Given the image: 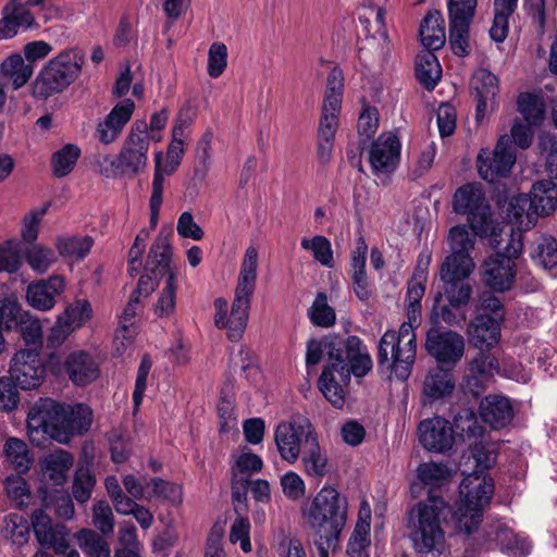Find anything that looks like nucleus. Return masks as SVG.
I'll use <instances>...</instances> for the list:
<instances>
[{
    "instance_id": "f257e3e1",
    "label": "nucleus",
    "mask_w": 557,
    "mask_h": 557,
    "mask_svg": "<svg viewBox=\"0 0 557 557\" xmlns=\"http://www.w3.org/2000/svg\"><path fill=\"white\" fill-rule=\"evenodd\" d=\"M324 354L327 362L318 380L319 389L335 408H342L344 386L350 383L351 375L366 376L373 367L372 359L360 337L332 333L307 342V368L319 364Z\"/></svg>"
},
{
    "instance_id": "f03ea898",
    "label": "nucleus",
    "mask_w": 557,
    "mask_h": 557,
    "mask_svg": "<svg viewBox=\"0 0 557 557\" xmlns=\"http://www.w3.org/2000/svg\"><path fill=\"white\" fill-rule=\"evenodd\" d=\"M419 480L431 488L425 502H419L409 512L410 539L419 553L441 552L444 544L442 521L450 511L437 488L448 482L450 472L443 463L424 462L417 469Z\"/></svg>"
},
{
    "instance_id": "7ed1b4c3",
    "label": "nucleus",
    "mask_w": 557,
    "mask_h": 557,
    "mask_svg": "<svg viewBox=\"0 0 557 557\" xmlns=\"http://www.w3.org/2000/svg\"><path fill=\"white\" fill-rule=\"evenodd\" d=\"M92 418V410L85 404L65 406L49 397L39 398L27 414L29 442L39 448H46L52 440L67 444L89 431Z\"/></svg>"
},
{
    "instance_id": "20e7f679",
    "label": "nucleus",
    "mask_w": 557,
    "mask_h": 557,
    "mask_svg": "<svg viewBox=\"0 0 557 557\" xmlns=\"http://www.w3.org/2000/svg\"><path fill=\"white\" fill-rule=\"evenodd\" d=\"M304 517L313 530L314 544L320 557H329L334 549L347 520V502L332 486H323L304 511Z\"/></svg>"
},
{
    "instance_id": "39448f33",
    "label": "nucleus",
    "mask_w": 557,
    "mask_h": 557,
    "mask_svg": "<svg viewBox=\"0 0 557 557\" xmlns=\"http://www.w3.org/2000/svg\"><path fill=\"white\" fill-rule=\"evenodd\" d=\"M416 329L403 322L398 331L387 330L382 335L376 356L380 370L393 373L400 381L409 379L417 358Z\"/></svg>"
},
{
    "instance_id": "423d86ee",
    "label": "nucleus",
    "mask_w": 557,
    "mask_h": 557,
    "mask_svg": "<svg viewBox=\"0 0 557 557\" xmlns=\"http://www.w3.org/2000/svg\"><path fill=\"white\" fill-rule=\"evenodd\" d=\"M84 63L85 54L78 48L61 51L36 76L33 83V96L36 99L46 100L52 95L62 92L78 78Z\"/></svg>"
},
{
    "instance_id": "0eeeda50",
    "label": "nucleus",
    "mask_w": 557,
    "mask_h": 557,
    "mask_svg": "<svg viewBox=\"0 0 557 557\" xmlns=\"http://www.w3.org/2000/svg\"><path fill=\"white\" fill-rule=\"evenodd\" d=\"M493 493L494 483L491 479L471 474L461 481L460 499L453 511V519L459 531L472 534L479 529L484 507L490 504Z\"/></svg>"
},
{
    "instance_id": "6e6552de",
    "label": "nucleus",
    "mask_w": 557,
    "mask_h": 557,
    "mask_svg": "<svg viewBox=\"0 0 557 557\" xmlns=\"http://www.w3.org/2000/svg\"><path fill=\"white\" fill-rule=\"evenodd\" d=\"M172 247L170 233L161 231L150 247L146 270L156 274L158 269L161 274H166L165 284L157 302L153 306L154 314L158 318L171 317L176 307V273L171 267Z\"/></svg>"
},
{
    "instance_id": "1a4fd4ad",
    "label": "nucleus",
    "mask_w": 557,
    "mask_h": 557,
    "mask_svg": "<svg viewBox=\"0 0 557 557\" xmlns=\"http://www.w3.org/2000/svg\"><path fill=\"white\" fill-rule=\"evenodd\" d=\"M453 209L457 214L467 216L470 228L479 237L493 234L492 209L480 183H467L457 188L453 196Z\"/></svg>"
},
{
    "instance_id": "9d476101",
    "label": "nucleus",
    "mask_w": 557,
    "mask_h": 557,
    "mask_svg": "<svg viewBox=\"0 0 557 557\" xmlns=\"http://www.w3.org/2000/svg\"><path fill=\"white\" fill-rule=\"evenodd\" d=\"M148 124L145 120H136L116 154L123 177L134 178L143 173L148 162L150 139Z\"/></svg>"
},
{
    "instance_id": "9b49d317",
    "label": "nucleus",
    "mask_w": 557,
    "mask_h": 557,
    "mask_svg": "<svg viewBox=\"0 0 557 557\" xmlns=\"http://www.w3.org/2000/svg\"><path fill=\"white\" fill-rule=\"evenodd\" d=\"M522 250V243L517 245L508 244L505 252H495L484 260L482 264V282L485 286L497 293H504L511 289L516 276V259Z\"/></svg>"
},
{
    "instance_id": "f8f14e48",
    "label": "nucleus",
    "mask_w": 557,
    "mask_h": 557,
    "mask_svg": "<svg viewBox=\"0 0 557 557\" xmlns=\"http://www.w3.org/2000/svg\"><path fill=\"white\" fill-rule=\"evenodd\" d=\"M425 350L437 366L454 369L465 354V338L453 330L431 327L425 335Z\"/></svg>"
},
{
    "instance_id": "ddd939ff",
    "label": "nucleus",
    "mask_w": 557,
    "mask_h": 557,
    "mask_svg": "<svg viewBox=\"0 0 557 557\" xmlns=\"http://www.w3.org/2000/svg\"><path fill=\"white\" fill-rule=\"evenodd\" d=\"M516 150L508 135L499 137L493 151L481 149L476 158L479 175L488 183L507 177L516 163Z\"/></svg>"
},
{
    "instance_id": "4468645a",
    "label": "nucleus",
    "mask_w": 557,
    "mask_h": 557,
    "mask_svg": "<svg viewBox=\"0 0 557 557\" xmlns=\"http://www.w3.org/2000/svg\"><path fill=\"white\" fill-rule=\"evenodd\" d=\"M9 373L22 389L39 387L46 377V363L36 348H22L11 359Z\"/></svg>"
},
{
    "instance_id": "2eb2a0df",
    "label": "nucleus",
    "mask_w": 557,
    "mask_h": 557,
    "mask_svg": "<svg viewBox=\"0 0 557 557\" xmlns=\"http://www.w3.org/2000/svg\"><path fill=\"white\" fill-rule=\"evenodd\" d=\"M473 270L441 264L440 277L443 282V293L448 304L455 309H466L471 300L473 287L467 278Z\"/></svg>"
},
{
    "instance_id": "dca6fc26",
    "label": "nucleus",
    "mask_w": 557,
    "mask_h": 557,
    "mask_svg": "<svg viewBox=\"0 0 557 557\" xmlns=\"http://www.w3.org/2000/svg\"><path fill=\"white\" fill-rule=\"evenodd\" d=\"M418 436L423 448L433 453H447L455 443L451 423L440 416L422 420L418 425Z\"/></svg>"
},
{
    "instance_id": "f3484780",
    "label": "nucleus",
    "mask_w": 557,
    "mask_h": 557,
    "mask_svg": "<svg viewBox=\"0 0 557 557\" xmlns=\"http://www.w3.org/2000/svg\"><path fill=\"white\" fill-rule=\"evenodd\" d=\"M476 236L473 231L470 233L465 224L453 226L448 234L450 253L442 264H448L450 268L474 269L475 264L471 258V251L474 249Z\"/></svg>"
},
{
    "instance_id": "a211bd4d",
    "label": "nucleus",
    "mask_w": 557,
    "mask_h": 557,
    "mask_svg": "<svg viewBox=\"0 0 557 557\" xmlns=\"http://www.w3.org/2000/svg\"><path fill=\"white\" fill-rule=\"evenodd\" d=\"M32 527L40 545L52 547L55 554L66 553L69 533L64 524H53L45 510L39 508L32 513Z\"/></svg>"
},
{
    "instance_id": "6ab92c4d",
    "label": "nucleus",
    "mask_w": 557,
    "mask_h": 557,
    "mask_svg": "<svg viewBox=\"0 0 557 557\" xmlns=\"http://www.w3.org/2000/svg\"><path fill=\"white\" fill-rule=\"evenodd\" d=\"M135 103L131 99L117 102L104 120L98 123L96 136L101 144L110 145L121 135L125 125L131 121Z\"/></svg>"
},
{
    "instance_id": "aec40b11",
    "label": "nucleus",
    "mask_w": 557,
    "mask_h": 557,
    "mask_svg": "<svg viewBox=\"0 0 557 557\" xmlns=\"http://www.w3.org/2000/svg\"><path fill=\"white\" fill-rule=\"evenodd\" d=\"M65 288L64 278L60 275H51L46 280L30 283L26 290V300L34 309L48 311L57 304V298Z\"/></svg>"
},
{
    "instance_id": "412c9836",
    "label": "nucleus",
    "mask_w": 557,
    "mask_h": 557,
    "mask_svg": "<svg viewBox=\"0 0 557 557\" xmlns=\"http://www.w3.org/2000/svg\"><path fill=\"white\" fill-rule=\"evenodd\" d=\"M0 34L7 39L15 37L20 29L38 28L35 15L22 4V0H10L1 11Z\"/></svg>"
},
{
    "instance_id": "4be33fe9",
    "label": "nucleus",
    "mask_w": 557,
    "mask_h": 557,
    "mask_svg": "<svg viewBox=\"0 0 557 557\" xmlns=\"http://www.w3.org/2000/svg\"><path fill=\"white\" fill-rule=\"evenodd\" d=\"M400 156V143L393 134H382L374 140L370 149V163L374 171L389 173L395 170Z\"/></svg>"
},
{
    "instance_id": "5701e85b",
    "label": "nucleus",
    "mask_w": 557,
    "mask_h": 557,
    "mask_svg": "<svg viewBox=\"0 0 557 557\" xmlns=\"http://www.w3.org/2000/svg\"><path fill=\"white\" fill-rule=\"evenodd\" d=\"M367 253L368 245L363 237H359L355 249L351 251L349 265L354 293L362 302H367L373 294L372 284L366 272Z\"/></svg>"
},
{
    "instance_id": "b1692460",
    "label": "nucleus",
    "mask_w": 557,
    "mask_h": 557,
    "mask_svg": "<svg viewBox=\"0 0 557 557\" xmlns=\"http://www.w3.org/2000/svg\"><path fill=\"white\" fill-rule=\"evenodd\" d=\"M64 369L76 386L90 384L100 375L99 364L90 354L84 350L71 352L64 361Z\"/></svg>"
},
{
    "instance_id": "393cba45",
    "label": "nucleus",
    "mask_w": 557,
    "mask_h": 557,
    "mask_svg": "<svg viewBox=\"0 0 557 557\" xmlns=\"http://www.w3.org/2000/svg\"><path fill=\"white\" fill-rule=\"evenodd\" d=\"M502 323L490 318L488 313H478L469 325L470 343L479 350L491 349L499 341Z\"/></svg>"
},
{
    "instance_id": "a878e982",
    "label": "nucleus",
    "mask_w": 557,
    "mask_h": 557,
    "mask_svg": "<svg viewBox=\"0 0 557 557\" xmlns=\"http://www.w3.org/2000/svg\"><path fill=\"white\" fill-rule=\"evenodd\" d=\"M482 420L494 430H499L512 421L515 417L509 398L500 395H487L480 404Z\"/></svg>"
},
{
    "instance_id": "bb28decb",
    "label": "nucleus",
    "mask_w": 557,
    "mask_h": 557,
    "mask_svg": "<svg viewBox=\"0 0 557 557\" xmlns=\"http://www.w3.org/2000/svg\"><path fill=\"white\" fill-rule=\"evenodd\" d=\"M253 292L236 288L230 317H226L224 329L228 330V338L238 341L247 325L249 308Z\"/></svg>"
},
{
    "instance_id": "cd10ccee",
    "label": "nucleus",
    "mask_w": 557,
    "mask_h": 557,
    "mask_svg": "<svg viewBox=\"0 0 557 557\" xmlns=\"http://www.w3.org/2000/svg\"><path fill=\"white\" fill-rule=\"evenodd\" d=\"M532 262L557 277V238L549 234H542L533 240L530 249Z\"/></svg>"
},
{
    "instance_id": "c85d7f7f",
    "label": "nucleus",
    "mask_w": 557,
    "mask_h": 557,
    "mask_svg": "<svg viewBox=\"0 0 557 557\" xmlns=\"http://www.w3.org/2000/svg\"><path fill=\"white\" fill-rule=\"evenodd\" d=\"M531 199H522L535 215L547 216L557 210V186L552 181H539L531 188Z\"/></svg>"
},
{
    "instance_id": "c756f323",
    "label": "nucleus",
    "mask_w": 557,
    "mask_h": 557,
    "mask_svg": "<svg viewBox=\"0 0 557 557\" xmlns=\"http://www.w3.org/2000/svg\"><path fill=\"white\" fill-rule=\"evenodd\" d=\"M419 35L425 51L441 49L446 41L444 18L440 11H430L421 21Z\"/></svg>"
},
{
    "instance_id": "7c9ffc66",
    "label": "nucleus",
    "mask_w": 557,
    "mask_h": 557,
    "mask_svg": "<svg viewBox=\"0 0 557 557\" xmlns=\"http://www.w3.org/2000/svg\"><path fill=\"white\" fill-rule=\"evenodd\" d=\"M451 370L453 369L437 366L425 376L423 394L430 401H435L451 394L455 388Z\"/></svg>"
},
{
    "instance_id": "2f4dec72",
    "label": "nucleus",
    "mask_w": 557,
    "mask_h": 557,
    "mask_svg": "<svg viewBox=\"0 0 557 557\" xmlns=\"http://www.w3.org/2000/svg\"><path fill=\"white\" fill-rule=\"evenodd\" d=\"M34 74V64L18 53H12L0 62V77L10 78L14 90H18Z\"/></svg>"
},
{
    "instance_id": "473e14b6",
    "label": "nucleus",
    "mask_w": 557,
    "mask_h": 557,
    "mask_svg": "<svg viewBox=\"0 0 557 557\" xmlns=\"http://www.w3.org/2000/svg\"><path fill=\"white\" fill-rule=\"evenodd\" d=\"M417 81L426 89L433 90L442 76V67L437 57L432 51H421L414 60Z\"/></svg>"
},
{
    "instance_id": "72a5a7b5",
    "label": "nucleus",
    "mask_w": 557,
    "mask_h": 557,
    "mask_svg": "<svg viewBox=\"0 0 557 557\" xmlns=\"http://www.w3.org/2000/svg\"><path fill=\"white\" fill-rule=\"evenodd\" d=\"M296 416H293L288 422H281L274 431V441L280 457L294 465L296 462Z\"/></svg>"
},
{
    "instance_id": "f704fd0d",
    "label": "nucleus",
    "mask_w": 557,
    "mask_h": 557,
    "mask_svg": "<svg viewBox=\"0 0 557 557\" xmlns=\"http://www.w3.org/2000/svg\"><path fill=\"white\" fill-rule=\"evenodd\" d=\"M73 466V456L63 449L49 454L41 460V470L55 484H62Z\"/></svg>"
},
{
    "instance_id": "c9c22d12",
    "label": "nucleus",
    "mask_w": 557,
    "mask_h": 557,
    "mask_svg": "<svg viewBox=\"0 0 557 557\" xmlns=\"http://www.w3.org/2000/svg\"><path fill=\"white\" fill-rule=\"evenodd\" d=\"M454 435L462 440L478 441L484 433L475 412L470 408H461L453 419Z\"/></svg>"
},
{
    "instance_id": "e433bc0d",
    "label": "nucleus",
    "mask_w": 557,
    "mask_h": 557,
    "mask_svg": "<svg viewBox=\"0 0 557 557\" xmlns=\"http://www.w3.org/2000/svg\"><path fill=\"white\" fill-rule=\"evenodd\" d=\"M304 471L307 475L321 479L330 471L326 453L320 446L319 440L300 455Z\"/></svg>"
},
{
    "instance_id": "4c0bfd02",
    "label": "nucleus",
    "mask_w": 557,
    "mask_h": 557,
    "mask_svg": "<svg viewBox=\"0 0 557 557\" xmlns=\"http://www.w3.org/2000/svg\"><path fill=\"white\" fill-rule=\"evenodd\" d=\"M94 245L92 237L86 236H69L60 237L57 240V249L59 253L66 259L81 261L90 251Z\"/></svg>"
},
{
    "instance_id": "58836bf2",
    "label": "nucleus",
    "mask_w": 557,
    "mask_h": 557,
    "mask_svg": "<svg viewBox=\"0 0 557 557\" xmlns=\"http://www.w3.org/2000/svg\"><path fill=\"white\" fill-rule=\"evenodd\" d=\"M518 110L529 125L539 126L545 115L543 99L531 92H521L517 100Z\"/></svg>"
},
{
    "instance_id": "ea45409f",
    "label": "nucleus",
    "mask_w": 557,
    "mask_h": 557,
    "mask_svg": "<svg viewBox=\"0 0 557 557\" xmlns=\"http://www.w3.org/2000/svg\"><path fill=\"white\" fill-rule=\"evenodd\" d=\"M4 453L8 461L18 474H24L30 469L33 459L29 457L27 445L24 441L10 437L5 442Z\"/></svg>"
},
{
    "instance_id": "a19ab883",
    "label": "nucleus",
    "mask_w": 557,
    "mask_h": 557,
    "mask_svg": "<svg viewBox=\"0 0 557 557\" xmlns=\"http://www.w3.org/2000/svg\"><path fill=\"white\" fill-rule=\"evenodd\" d=\"M79 157L81 149L76 145H64L61 149L57 150L51 157V166L53 175L59 178L69 175L74 169Z\"/></svg>"
},
{
    "instance_id": "79ce46f5",
    "label": "nucleus",
    "mask_w": 557,
    "mask_h": 557,
    "mask_svg": "<svg viewBox=\"0 0 557 557\" xmlns=\"http://www.w3.org/2000/svg\"><path fill=\"white\" fill-rule=\"evenodd\" d=\"M425 278L417 280L412 277L409 280L407 284V293L406 300L408 301L407 307V321L406 323H410L411 325L419 326L420 325V317H421V300L425 293Z\"/></svg>"
},
{
    "instance_id": "37998d69",
    "label": "nucleus",
    "mask_w": 557,
    "mask_h": 557,
    "mask_svg": "<svg viewBox=\"0 0 557 557\" xmlns=\"http://www.w3.org/2000/svg\"><path fill=\"white\" fill-rule=\"evenodd\" d=\"M310 322L320 327H331L336 322V312L327 302L325 293L319 292L308 310Z\"/></svg>"
},
{
    "instance_id": "c03bdc74",
    "label": "nucleus",
    "mask_w": 557,
    "mask_h": 557,
    "mask_svg": "<svg viewBox=\"0 0 557 557\" xmlns=\"http://www.w3.org/2000/svg\"><path fill=\"white\" fill-rule=\"evenodd\" d=\"M20 333L26 344V348H36L40 350L42 347V330L41 323L37 318H34L28 312L22 314L16 327L14 329Z\"/></svg>"
},
{
    "instance_id": "a18cd8bd",
    "label": "nucleus",
    "mask_w": 557,
    "mask_h": 557,
    "mask_svg": "<svg viewBox=\"0 0 557 557\" xmlns=\"http://www.w3.org/2000/svg\"><path fill=\"white\" fill-rule=\"evenodd\" d=\"M258 267V250L255 247L246 249L238 276L236 288L246 292H255Z\"/></svg>"
},
{
    "instance_id": "49530a36",
    "label": "nucleus",
    "mask_w": 557,
    "mask_h": 557,
    "mask_svg": "<svg viewBox=\"0 0 557 557\" xmlns=\"http://www.w3.org/2000/svg\"><path fill=\"white\" fill-rule=\"evenodd\" d=\"M300 246L305 250H310L315 261L326 268L334 267L333 249L329 238L323 235H315L311 239L304 237Z\"/></svg>"
},
{
    "instance_id": "de8ad7c7",
    "label": "nucleus",
    "mask_w": 557,
    "mask_h": 557,
    "mask_svg": "<svg viewBox=\"0 0 557 557\" xmlns=\"http://www.w3.org/2000/svg\"><path fill=\"white\" fill-rule=\"evenodd\" d=\"M76 539L87 557H110L107 542L97 532L83 529L76 533Z\"/></svg>"
},
{
    "instance_id": "09e8293b",
    "label": "nucleus",
    "mask_w": 557,
    "mask_h": 557,
    "mask_svg": "<svg viewBox=\"0 0 557 557\" xmlns=\"http://www.w3.org/2000/svg\"><path fill=\"white\" fill-rule=\"evenodd\" d=\"M370 527L363 521H357L348 540L346 553L349 557H369Z\"/></svg>"
},
{
    "instance_id": "8fccbe9b",
    "label": "nucleus",
    "mask_w": 557,
    "mask_h": 557,
    "mask_svg": "<svg viewBox=\"0 0 557 557\" xmlns=\"http://www.w3.org/2000/svg\"><path fill=\"white\" fill-rule=\"evenodd\" d=\"M160 157L161 151L156 152V166L152 180V193L149 201L150 207V224L152 227L157 226L159 220V211L163 202V185L164 178L160 171Z\"/></svg>"
},
{
    "instance_id": "3c124183",
    "label": "nucleus",
    "mask_w": 557,
    "mask_h": 557,
    "mask_svg": "<svg viewBox=\"0 0 557 557\" xmlns=\"http://www.w3.org/2000/svg\"><path fill=\"white\" fill-rule=\"evenodd\" d=\"M92 309L88 300L78 299L69 305L58 318L74 331L91 318Z\"/></svg>"
},
{
    "instance_id": "603ef678",
    "label": "nucleus",
    "mask_w": 557,
    "mask_h": 557,
    "mask_svg": "<svg viewBox=\"0 0 557 557\" xmlns=\"http://www.w3.org/2000/svg\"><path fill=\"white\" fill-rule=\"evenodd\" d=\"M25 259L34 271L45 273L55 262L57 257L50 248L30 244L25 250Z\"/></svg>"
},
{
    "instance_id": "864d4df0",
    "label": "nucleus",
    "mask_w": 557,
    "mask_h": 557,
    "mask_svg": "<svg viewBox=\"0 0 557 557\" xmlns=\"http://www.w3.org/2000/svg\"><path fill=\"white\" fill-rule=\"evenodd\" d=\"M296 461L299 459L300 455L307 449L309 446H312L314 442L319 440L318 433L311 423V421L301 416L296 414Z\"/></svg>"
},
{
    "instance_id": "5fc2aeb1",
    "label": "nucleus",
    "mask_w": 557,
    "mask_h": 557,
    "mask_svg": "<svg viewBox=\"0 0 557 557\" xmlns=\"http://www.w3.org/2000/svg\"><path fill=\"white\" fill-rule=\"evenodd\" d=\"M488 350H479L469 362V371L472 375L490 377L499 371L498 359Z\"/></svg>"
},
{
    "instance_id": "6e6d98bb",
    "label": "nucleus",
    "mask_w": 557,
    "mask_h": 557,
    "mask_svg": "<svg viewBox=\"0 0 557 557\" xmlns=\"http://www.w3.org/2000/svg\"><path fill=\"white\" fill-rule=\"evenodd\" d=\"M475 97L495 99L499 92L498 78L487 69H479L473 76Z\"/></svg>"
},
{
    "instance_id": "4d7b16f0",
    "label": "nucleus",
    "mask_w": 557,
    "mask_h": 557,
    "mask_svg": "<svg viewBox=\"0 0 557 557\" xmlns=\"http://www.w3.org/2000/svg\"><path fill=\"white\" fill-rule=\"evenodd\" d=\"M469 29V24L449 22V46L457 57L470 54Z\"/></svg>"
},
{
    "instance_id": "13d9d810",
    "label": "nucleus",
    "mask_w": 557,
    "mask_h": 557,
    "mask_svg": "<svg viewBox=\"0 0 557 557\" xmlns=\"http://www.w3.org/2000/svg\"><path fill=\"white\" fill-rule=\"evenodd\" d=\"M476 0H448V21L471 24L475 13Z\"/></svg>"
},
{
    "instance_id": "bf43d9fd",
    "label": "nucleus",
    "mask_w": 557,
    "mask_h": 557,
    "mask_svg": "<svg viewBox=\"0 0 557 557\" xmlns=\"http://www.w3.org/2000/svg\"><path fill=\"white\" fill-rule=\"evenodd\" d=\"M15 298L5 297L0 300V327L1 330H14L20 318L24 314Z\"/></svg>"
},
{
    "instance_id": "052dcab7",
    "label": "nucleus",
    "mask_w": 557,
    "mask_h": 557,
    "mask_svg": "<svg viewBox=\"0 0 557 557\" xmlns=\"http://www.w3.org/2000/svg\"><path fill=\"white\" fill-rule=\"evenodd\" d=\"M227 65V48L223 42H213L208 52V75L218 78Z\"/></svg>"
},
{
    "instance_id": "680f3d73",
    "label": "nucleus",
    "mask_w": 557,
    "mask_h": 557,
    "mask_svg": "<svg viewBox=\"0 0 557 557\" xmlns=\"http://www.w3.org/2000/svg\"><path fill=\"white\" fill-rule=\"evenodd\" d=\"M18 384L11 376L0 377V408L4 411L14 410L20 403Z\"/></svg>"
},
{
    "instance_id": "e2e57ef3",
    "label": "nucleus",
    "mask_w": 557,
    "mask_h": 557,
    "mask_svg": "<svg viewBox=\"0 0 557 557\" xmlns=\"http://www.w3.org/2000/svg\"><path fill=\"white\" fill-rule=\"evenodd\" d=\"M50 202L45 203L40 209L32 210L23 219L22 237L26 243L34 244L38 237L39 224L48 212Z\"/></svg>"
},
{
    "instance_id": "0e129e2a",
    "label": "nucleus",
    "mask_w": 557,
    "mask_h": 557,
    "mask_svg": "<svg viewBox=\"0 0 557 557\" xmlns=\"http://www.w3.org/2000/svg\"><path fill=\"white\" fill-rule=\"evenodd\" d=\"M94 525L103 534L109 535L114 530L112 509L107 500H98L94 505Z\"/></svg>"
},
{
    "instance_id": "69168bd1",
    "label": "nucleus",
    "mask_w": 557,
    "mask_h": 557,
    "mask_svg": "<svg viewBox=\"0 0 557 557\" xmlns=\"http://www.w3.org/2000/svg\"><path fill=\"white\" fill-rule=\"evenodd\" d=\"M263 461L260 456L253 453L240 454L231 468L232 475L237 478L240 474H251L261 471Z\"/></svg>"
},
{
    "instance_id": "338daca9",
    "label": "nucleus",
    "mask_w": 557,
    "mask_h": 557,
    "mask_svg": "<svg viewBox=\"0 0 557 557\" xmlns=\"http://www.w3.org/2000/svg\"><path fill=\"white\" fill-rule=\"evenodd\" d=\"M95 484L96 479L94 474L88 470H79L75 475L72 487L74 498L79 503L87 502L91 496Z\"/></svg>"
},
{
    "instance_id": "774afa93",
    "label": "nucleus",
    "mask_w": 557,
    "mask_h": 557,
    "mask_svg": "<svg viewBox=\"0 0 557 557\" xmlns=\"http://www.w3.org/2000/svg\"><path fill=\"white\" fill-rule=\"evenodd\" d=\"M542 152H547L546 171L550 178L557 181V140L555 136L542 135L539 140Z\"/></svg>"
}]
</instances>
